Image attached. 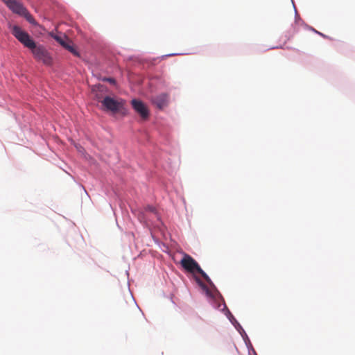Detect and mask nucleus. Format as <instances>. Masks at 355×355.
I'll return each mask as SVG.
<instances>
[{"instance_id": "nucleus-1", "label": "nucleus", "mask_w": 355, "mask_h": 355, "mask_svg": "<svg viewBox=\"0 0 355 355\" xmlns=\"http://www.w3.org/2000/svg\"><path fill=\"white\" fill-rule=\"evenodd\" d=\"M12 34L26 47L30 49L34 58L42 62L45 64H51L52 62L51 57L47 50L41 45L36 46L34 40L31 37L28 33L23 31L18 26H13L11 28Z\"/></svg>"}, {"instance_id": "nucleus-2", "label": "nucleus", "mask_w": 355, "mask_h": 355, "mask_svg": "<svg viewBox=\"0 0 355 355\" xmlns=\"http://www.w3.org/2000/svg\"><path fill=\"white\" fill-rule=\"evenodd\" d=\"M180 264L182 268L191 273H199L210 286H214L209 276L202 270L196 261L190 255L184 254L180 261Z\"/></svg>"}, {"instance_id": "nucleus-3", "label": "nucleus", "mask_w": 355, "mask_h": 355, "mask_svg": "<svg viewBox=\"0 0 355 355\" xmlns=\"http://www.w3.org/2000/svg\"><path fill=\"white\" fill-rule=\"evenodd\" d=\"M103 109L111 112L113 114L121 112L123 114L125 101L122 99H115L110 96H105L101 101Z\"/></svg>"}, {"instance_id": "nucleus-4", "label": "nucleus", "mask_w": 355, "mask_h": 355, "mask_svg": "<svg viewBox=\"0 0 355 355\" xmlns=\"http://www.w3.org/2000/svg\"><path fill=\"white\" fill-rule=\"evenodd\" d=\"M13 12L25 15L27 10L17 0H1Z\"/></svg>"}, {"instance_id": "nucleus-5", "label": "nucleus", "mask_w": 355, "mask_h": 355, "mask_svg": "<svg viewBox=\"0 0 355 355\" xmlns=\"http://www.w3.org/2000/svg\"><path fill=\"white\" fill-rule=\"evenodd\" d=\"M131 104L134 110L141 116L142 119H147L149 112L146 105L141 101L137 99H132Z\"/></svg>"}, {"instance_id": "nucleus-6", "label": "nucleus", "mask_w": 355, "mask_h": 355, "mask_svg": "<svg viewBox=\"0 0 355 355\" xmlns=\"http://www.w3.org/2000/svg\"><path fill=\"white\" fill-rule=\"evenodd\" d=\"M168 97L166 94H161L152 98V103L159 109H162L168 104Z\"/></svg>"}, {"instance_id": "nucleus-7", "label": "nucleus", "mask_w": 355, "mask_h": 355, "mask_svg": "<svg viewBox=\"0 0 355 355\" xmlns=\"http://www.w3.org/2000/svg\"><path fill=\"white\" fill-rule=\"evenodd\" d=\"M95 98L100 102L103 99V93L107 92V88L104 85H98L93 87L92 89Z\"/></svg>"}, {"instance_id": "nucleus-8", "label": "nucleus", "mask_w": 355, "mask_h": 355, "mask_svg": "<svg viewBox=\"0 0 355 355\" xmlns=\"http://www.w3.org/2000/svg\"><path fill=\"white\" fill-rule=\"evenodd\" d=\"M65 49L69 51L70 53H71L73 55L76 57H80V53L76 49V46L73 42L69 40V42L65 44V46H64Z\"/></svg>"}, {"instance_id": "nucleus-9", "label": "nucleus", "mask_w": 355, "mask_h": 355, "mask_svg": "<svg viewBox=\"0 0 355 355\" xmlns=\"http://www.w3.org/2000/svg\"><path fill=\"white\" fill-rule=\"evenodd\" d=\"M53 37L58 42L62 47L69 42V39L66 35H54Z\"/></svg>"}, {"instance_id": "nucleus-10", "label": "nucleus", "mask_w": 355, "mask_h": 355, "mask_svg": "<svg viewBox=\"0 0 355 355\" xmlns=\"http://www.w3.org/2000/svg\"><path fill=\"white\" fill-rule=\"evenodd\" d=\"M196 280L199 285L201 286V288L206 291L207 295H210V291L208 289L207 286L203 282H202L198 278H197Z\"/></svg>"}, {"instance_id": "nucleus-11", "label": "nucleus", "mask_w": 355, "mask_h": 355, "mask_svg": "<svg viewBox=\"0 0 355 355\" xmlns=\"http://www.w3.org/2000/svg\"><path fill=\"white\" fill-rule=\"evenodd\" d=\"M24 16L26 18V19L29 22L33 23V19L32 16L28 13V11H27V13L25 15H24Z\"/></svg>"}, {"instance_id": "nucleus-12", "label": "nucleus", "mask_w": 355, "mask_h": 355, "mask_svg": "<svg viewBox=\"0 0 355 355\" xmlns=\"http://www.w3.org/2000/svg\"><path fill=\"white\" fill-rule=\"evenodd\" d=\"M146 210L147 211H149L150 213H155V208L154 207H152V206H148L146 208Z\"/></svg>"}, {"instance_id": "nucleus-13", "label": "nucleus", "mask_w": 355, "mask_h": 355, "mask_svg": "<svg viewBox=\"0 0 355 355\" xmlns=\"http://www.w3.org/2000/svg\"><path fill=\"white\" fill-rule=\"evenodd\" d=\"M103 81H107V82H109L112 84H114L115 83V80L114 78H104L103 79Z\"/></svg>"}]
</instances>
